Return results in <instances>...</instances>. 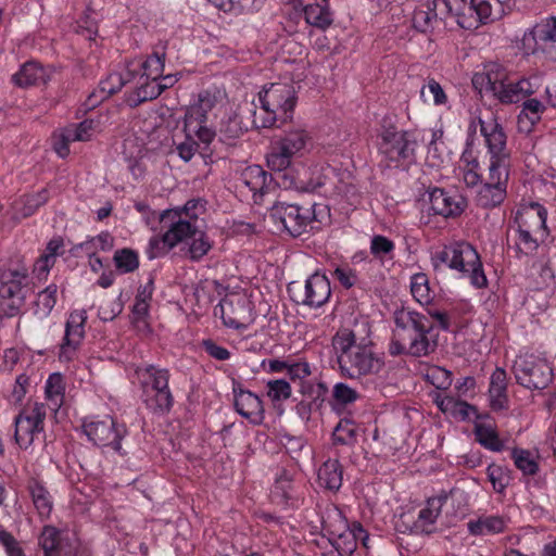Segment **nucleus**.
<instances>
[{
	"label": "nucleus",
	"instance_id": "35",
	"mask_svg": "<svg viewBox=\"0 0 556 556\" xmlns=\"http://www.w3.org/2000/svg\"><path fill=\"white\" fill-rule=\"evenodd\" d=\"M248 128L243 125L242 118L233 113L223 119L219 127V140L227 146H235Z\"/></svg>",
	"mask_w": 556,
	"mask_h": 556
},
{
	"label": "nucleus",
	"instance_id": "9",
	"mask_svg": "<svg viewBox=\"0 0 556 556\" xmlns=\"http://www.w3.org/2000/svg\"><path fill=\"white\" fill-rule=\"evenodd\" d=\"M287 290L294 303L312 308L321 307L331 296L330 281L318 273L311 275L304 286L296 281L290 282Z\"/></svg>",
	"mask_w": 556,
	"mask_h": 556
},
{
	"label": "nucleus",
	"instance_id": "62",
	"mask_svg": "<svg viewBox=\"0 0 556 556\" xmlns=\"http://www.w3.org/2000/svg\"><path fill=\"white\" fill-rule=\"evenodd\" d=\"M426 382H445L452 379V372L443 367L431 365L422 370Z\"/></svg>",
	"mask_w": 556,
	"mask_h": 556
},
{
	"label": "nucleus",
	"instance_id": "19",
	"mask_svg": "<svg viewBox=\"0 0 556 556\" xmlns=\"http://www.w3.org/2000/svg\"><path fill=\"white\" fill-rule=\"evenodd\" d=\"M479 125L490 157H510L507 135L502 124L495 117H490L488 121L479 118Z\"/></svg>",
	"mask_w": 556,
	"mask_h": 556
},
{
	"label": "nucleus",
	"instance_id": "28",
	"mask_svg": "<svg viewBox=\"0 0 556 556\" xmlns=\"http://www.w3.org/2000/svg\"><path fill=\"white\" fill-rule=\"evenodd\" d=\"M27 489L33 504L41 519L50 517L53 509V497L48 489L37 479H30Z\"/></svg>",
	"mask_w": 556,
	"mask_h": 556
},
{
	"label": "nucleus",
	"instance_id": "37",
	"mask_svg": "<svg viewBox=\"0 0 556 556\" xmlns=\"http://www.w3.org/2000/svg\"><path fill=\"white\" fill-rule=\"evenodd\" d=\"M511 157H490L488 175L483 182L508 184Z\"/></svg>",
	"mask_w": 556,
	"mask_h": 556
},
{
	"label": "nucleus",
	"instance_id": "40",
	"mask_svg": "<svg viewBox=\"0 0 556 556\" xmlns=\"http://www.w3.org/2000/svg\"><path fill=\"white\" fill-rule=\"evenodd\" d=\"M304 16L307 24L320 29H326L332 24V14L329 9L318 3L306 5Z\"/></svg>",
	"mask_w": 556,
	"mask_h": 556
},
{
	"label": "nucleus",
	"instance_id": "29",
	"mask_svg": "<svg viewBox=\"0 0 556 556\" xmlns=\"http://www.w3.org/2000/svg\"><path fill=\"white\" fill-rule=\"evenodd\" d=\"M269 372H283L285 377L269 380L268 382H287V378L290 380L295 379H304L306 378L311 371L309 366L307 363H289L287 361L281 359H270L268 362V369Z\"/></svg>",
	"mask_w": 556,
	"mask_h": 556
},
{
	"label": "nucleus",
	"instance_id": "49",
	"mask_svg": "<svg viewBox=\"0 0 556 556\" xmlns=\"http://www.w3.org/2000/svg\"><path fill=\"white\" fill-rule=\"evenodd\" d=\"M190 239L191 243L188 249L190 260L194 262L200 261L212 249V242L208 240V237L200 230H198L197 235H192Z\"/></svg>",
	"mask_w": 556,
	"mask_h": 556
},
{
	"label": "nucleus",
	"instance_id": "25",
	"mask_svg": "<svg viewBox=\"0 0 556 556\" xmlns=\"http://www.w3.org/2000/svg\"><path fill=\"white\" fill-rule=\"evenodd\" d=\"M144 402L154 414H167L174 403L168 384H143Z\"/></svg>",
	"mask_w": 556,
	"mask_h": 556
},
{
	"label": "nucleus",
	"instance_id": "1",
	"mask_svg": "<svg viewBox=\"0 0 556 556\" xmlns=\"http://www.w3.org/2000/svg\"><path fill=\"white\" fill-rule=\"evenodd\" d=\"M332 345L338 353V363L342 374L349 379L377 372L382 363L367 344L356 343L355 333L340 329L332 338Z\"/></svg>",
	"mask_w": 556,
	"mask_h": 556
},
{
	"label": "nucleus",
	"instance_id": "51",
	"mask_svg": "<svg viewBox=\"0 0 556 556\" xmlns=\"http://www.w3.org/2000/svg\"><path fill=\"white\" fill-rule=\"evenodd\" d=\"M516 467L525 475H534L538 471V464L527 450L515 448L511 453Z\"/></svg>",
	"mask_w": 556,
	"mask_h": 556
},
{
	"label": "nucleus",
	"instance_id": "30",
	"mask_svg": "<svg viewBox=\"0 0 556 556\" xmlns=\"http://www.w3.org/2000/svg\"><path fill=\"white\" fill-rule=\"evenodd\" d=\"M447 500V494L442 492L438 496L430 497L424 508L419 510L416 528L429 533L427 527L434 525Z\"/></svg>",
	"mask_w": 556,
	"mask_h": 556
},
{
	"label": "nucleus",
	"instance_id": "22",
	"mask_svg": "<svg viewBox=\"0 0 556 556\" xmlns=\"http://www.w3.org/2000/svg\"><path fill=\"white\" fill-rule=\"evenodd\" d=\"M429 210L433 215L443 217H455L460 215L466 206L464 198L460 195H450L440 188H433L428 192Z\"/></svg>",
	"mask_w": 556,
	"mask_h": 556
},
{
	"label": "nucleus",
	"instance_id": "46",
	"mask_svg": "<svg viewBox=\"0 0 556 556\" xmlns=\"http://www.w3.org/2000/svg\"><path fill=\"white\" fill-rule=\"evenodd\" d=\"M300 386V405L303 408L312 409L313 405L318 406L317 402L323 399L327 392L326 384H299Z\"/></svg>",
	"mask_w": 556,
	"mask_h": 556
},
{
	"label": "nucleus",
	"instance_id": "50",
	"mask_svg": "<svg viewBox=\"0 0 556 556\" xmlns=\"http://www.w3.org/2000/svg\"><path fill=\"white\" fill-rule=\"evenodd\" d=\"M56 285H50L40 291L36 301V314L48 316L56 303Z\"/></svg>",
	"mask_w": 556,
	"mask_h": 556
},
{
	"label": "nucleus",
	"instance_id": "24",
	"mask_svg": "<svg viewBox=\"0 0 556 556\" xmlns=\"http://www.w3.org/2000/svg\"><path fill=\"white\" fill-rule=\"evenodd\" d=\"M397 338L404 339L424 328H433V323L428 316L408 308H401L394 312Z\"/></svg>",
	"mask_w": 556,
	"mask_h": 556
},
{
	"label": "nucleus",
	"instance_id": "4",
	"mask_svg": "<svg viewBox=\"0 0 556 556\" xmlns=\"http://www.w3.org/2000/svg\"><path fill=\"white\" fill-rule=\"evenodd\" d=\"M181 136H174V143L179 157L189 162L197 152L204 154L214 140L216 132L206 125V122L185 115L182 119Z\"/></svg>",
	"mask_w": 556,
	"mask_h": 556
},
{
	"label": "nucleus",
	"instance_id": "20",
	"mask_svg": "<svg viewBox=\"0 0 556 556\" xmlns=\"http://www.w3.org/2000/svg\"><path fill=\"white\" fill-rule=\"evenodd\" d=\"M547 211L540 203L531 202L522 205L516 213L515 223L519 228L534 231L541 240L548 235L546 228Z\"/></svg>",
	"mask_w": 556,
	"mask_h": 556
},
{
	"label": "nucleus",
	"instance_id": "12",
	"mask_svg": "<svg viewBox=\"0 0 556 556\" xmlns=\"http://www.w3.org/2000/svg\"><path fill=\"white\" fill-rule=\"evenodd\" d=\"M83 430L94 445L111 446L115 451L121 450V441L127 433L126 426L117 424L111 416H104L102 419H85Z\"/></svg>",
	"mask_w": 556,
	"mask_h": 556
},
{
	"label": "nucleus",
	"instance_id": "56",
	"mask_svg": "<svg viewBox=\"0 0 556 556\" xmlns=\"http://www.w3.org/2000/svg\"><path fill=\"white\" fill-rule=\"evenodd\" d=\"M488 478L496 492H503L509 483L508 471L502 466L492 464L488 467Z\"/></svg>",
	"mask_w": 556,
	"mask_h": 556
},
{
	"label": "nucleus",
	"instance_id": "8",
	"mask_svg": "<svg viewBox=\"0 0 556 556\" xmlns=\"http://www.w3.org/2000/svg\"><path fill=\"white\" fill-rule=\"evenodd\" d=\"M309 139L308 134L303 128L289 129L285 131L267 155V165L271 170L282 172L287 169L292 159L301 153Z\"/></svg>",
	"mask_w": 556,
	"mask_h": 556
},
{
	"label": "nucleus",
	"instance_id": "48",
	"mask_svg": "<svg viewBox=\"0 0 556 556\" xmlns=\"http://www.w3.org/2000/svg\"><path fill=\"white\" fill-rule=\"evenodd\" d=\"M334 443L352 445L356 442V427L350 419H341L332 432Z\"/></svg>",
	"mask_w": 556,
	"mask_h": 556
},
{
	"label": "nucleus",
	"instance_id": "54",
	"mask_svg": "<svg viewBox=\"0 0 556 556\" xmlns=\"http://www.w3.org/2000/svg\"><path fill=\"white\" fill-rule=\"evenodd\" d=\"M136 377L141 382H168L169 372L165 368H156L153 365L136 370Z\"/></svg>",
	"mask_w": 556,
	"mask_h": 556
},
{
	"label": "nucleus",
	"instance_id": "55",
	"mask_svg": "<svg viewBox=\"0 0 556 556\" xmlns=\"http://www.w3.org/2000/svg\"><path fill=\"white\" fill-rule=\"evenodd\" d=\"M489 401L493 410L507 409L508 396L506 384H490Z\"/></svg>",
	"mask_w": 556,
	"mask_h": 556
},
{
	"label": "nucleus",
	"instance_id": "61",
	"mask_svg": "<svg viewBox=\"0 0 556 556\" xmlns=\"http://www.w3.org/2000/svg\"><path fill=\"white\" fill-rule=\"evenodd\" d=\"M94 129V122L92 119H85L78 125L68 127L66 130L71 134V138L75 141H87L91 138Z\"/></svg>",
	"mask_w": 556,
	"mask_h": 556
},
{
	"label": "nucleus",
	"instance_id": "2",
	"mask_svg": "<svg viewBox=\"0 0 556 556\" xmlns=\"http://www.w3.org/2000/svg\"><path fill=\"white\" fill-rule=\"evenodd\" d=\"M431 262L435 271H441L444 267L457 270L463 277H468L476 288L488 285L480 256L468 242L459 241L445 245L433 254Z\"/></svg>",
	"mask_w": 556,
	"mask_h": 556
},
{
	"label": "nucleus",
	"instance_id": "18",
	"mask_svg": "<svg viewBox=\"0 0 556 556\" xmlns=\"http://www.w3.org/2000/svg\"><path fill=\"white\" fill-rule=\"evenodd\" d=\"M220 312V317L226 327L245 329L251 320L249 301L244 296L235 295L225 298L215 307V315Z\"/></svg>",
	"mask_w": 556,
	"mask_h": 556
},
{
	"label": "nucleus",
	"instance_id": "23",
	"mask_svg": "<svg viewBox=\"0 0 556 556\" xmlns=\"http://www.w3.org/2000/svg\"><path fill=\"white\" fill-rule=\"evenodd\" d=\"M159 219L161 224L168 227L165 235L168 236L174 247L192 235L198 233V229L190 222L181 219L179 212L175 210L163 211Z\"/></svg>",
	"mask_w": 556,
	"mask_h": 556
},
{
	"label": "nucleus",
	"instance_id": "63",
	"mask_svg": "<svg viewBox=\"0 0 556 556\" xmlns=\"http://www.w3.org/2000/svg\"><path fill=\"white\" fill-rule=\"evenodd\" d=\"M49 194L47 189H42L36 194L27 195L24 201V216H29L48 201Z\"/></svg>",
	"mask_w": 556,
	"mask_h": 556
},
{
	"label": "nucleus",
	"instance_id": "60",
	"mask_svg": "<svg viewBox=\"0 0 556 556\" xmlns=\"http://www.w3.org/2000/svg\"><path fill=\"white\" fill-rule=\"evenodd\" d=\"M278 119L281 121V115L276 111L271 112L261 108L260 111H254L253 113V125L255 128L274 127Z\"/></svg>",
	"mask_w": 556,
	"mask_h": 556
},
{
	"label": "nucleus",
	"instance_id": "32",
	"mask_svg": "<svg viewBox=\"0 0 556 556\" xmlns=\"http://www.w3.org/2000/svg\"><path fill=\"white\" fill-rule=\"evenodd\" d=\"M123 87L124 80L121 77V73H111L105 79L100 81L99 89L89 96L86 105L89 109L94 108L110 96L118 92Z\"/></svg>",
	"mask_w": 556,
	"mask_h": 556
},
{
	"label": "nucleus",
	"instance_id": "39",
	"mask_svg": "<svg viewBox=\"0 0 556 556\" xmlns=\"http://www.w3.org/2000/svg\"><path fill=\"white\" fill-rule=\"evenodd\" d=\"M63 239L60 237L53 238L48 242L46 253H43L37 260L34 267V271H36L38 276L46 275L49 271L55 262L56 255L60 254V250L63 248Z\"/></svg>",
	"mask_w": 556,
	"mask_h": 556
},
{
	"label": "nucleus",
	"instance_id": "45",
	"mask_svg": "<svg viewBox=\"0 0 556 556\" xmlns=\"http://www.w3.org/2000/svg\"><path fill=\"white\" fill-rule=\"evenodd\" d=\"M216 97L210 91H202L199 93L198 102L189 106L185 115L203 119L207 122V113L215 106Z\"/></svg>",
	"mask_w": 556,
	"mask_h": 556
},
{
	"label": "nucleus",
	"instance_id": "14",
	"mask_svg": "<svg viewBox=\"0 0 556 556\" xmlns=\"http://www.w3.org/2000/svg\"><path fill=\"white\" fill-rule=\"evenodd\" d=\"M87 312L85 309L74 311L70 314L65 324V333L59 349L60 362H72L77 358L80 346L85 339V324Z\"/></svg>",
	"mask_w": 556,
	"mask_h": 556
},
{
	"label": "nucleus",
	"instance_id": "58",
	"mask_svg": "<svg viewBox=\"0 0 556 556\" xmlns=\"http://www.w3.org/2000/svg\"><path fill=\"white\" fill-rule=\"evenodd\" d=\"M394 250V243L389 238L382 235H376L370 241V253L377 257L382 258L384 255H389Z\"/></svg>",
	"mask_w": 556,
	"mask_h": 556
},
{
	"label": "nucleus",
	"instance_id": "33",
	"mask_svg": "<svg viewBox=\"0 0 556 556\" xmlns=\"http://www.w3.org/2000/svg\"><path fill=\"white\" fill-rule=\"evenodd\" d=\"M319 484L337 491L342 485V466L336 458H328L318 469Z\"/></svg>",
	"mask_w": 556,
	"mask_h": 556
},
{
	"label": "nucleus",
	"instance_id": "36",
	"mask_svg": "<svg viewBox=\"0 0 556 556\" xmlns=\"http://www.w3.org/2000/svg\"><path fill=\"white\" fill-rule=\"evenodd\" d=\"M137 88L135 96L128 99L131 108L138 106L140 103L156 99L163 92V87L159 84V78H147Z\"/></svg>",
	"mask_w": 556,
	"mask_h": 556
},
{
	"label": "nucleus",
	"instance_id": "52",
	"mask_svg": "<svg viewBox=\"0 0 556 556\" xmlns=\"http://www.w3.org/2000/svg\"><path fill=\"white\" fill-rule=\"evenodd\" d=\"M173 248L174 245H172L168 236L164 232L162 236H154L150 239L147 255L150 260L162 257Z\"/></svg>",
	"mask_w": 556,
	"mask_h": 556
},
{
	"label": "nucleus",
	"instance_id": "16",
	"mask_svg": "<svg viewBox=\"0 0 556 556\" xmlns=\"http://www.w3.org/2000/svg\"><path fill=\"white\" fill-rule=\"evenodd\" d=\"M466 386L467 384H459L455 388L456 395L452 393L447 394V388H441L439 386L438 390H433L429 393V396L443 414L451 415L463 421L469 420L471 416H475L476 421H478L482 416L478 414L477 407L459 400L460 391Z\"/></svg>",
	"mask_w": 556,
	"mask_h": 556
},
{
	"label": "nucleus",
	"instance_id": "6",
	"mask_svg": "<svg viewBox=\"0 0 556 556\" xmlns=\"http://www.w3.org/2000/svg\"><path fill=\"white\" fill-rule=\"evenodd\" d=\"M417 140L414 134L386 128L380 134L379 152L388 162V167L399 168L415 161Z\"/></svg>",
	"mask_w": 556,
	"mask_h": 556
},
{
	"label": "nucleus",
	"instance_id": "13",
	"mask_svg": "<svg viewBox=\"0 0 556 556\" xmlns=\"http://www.w3.org/2000/svg\"><path fill=\"white\" fill-rule=\"evenodd\" d=\"M556 42V16L536 23L532 29L525 33L521 49L525 54L551 53Z\"/></svg>",
	"mask_w": 556,
	"mask_h": 556
},
{
	"label": "nucleus",
	"instance_id": "34",
	"mask_svg": "<svg viewBox=\"0 0 556 556\" xmlns=\"http://www.w3.org/2000/svg\"><path fill=\"white\" fill-rule=\"evenodd\" d=\"M506 519L502 516H482L468 522V530L472 535H489L501 533L506 528Z\"/></svg>",
	"mask_w": 556,
	"mask_h": 556
},
{
	"label": "nucleus",
	"instance_id": "21",
	"mask_svg": "<svg viewBox=\"0 0 556 556\" xmlns=\"http://www.w3.org/2000/svg\"><path fill=\"white\" fill-rule=\"evenodd\" d=\"M233 404L236 410L251 422L258 425L263 421L264 407L262 400L256 393L242 389L241 384H233Z\"/></svg>",
	"mask_w": 556,
	"mask_h": 556
},
{
	"label": "nucleus",
	"instance_id": "59",
	"mask_svg": "<svg viewBox=\"0 0 556 556\" xmlns=\"http://www.w3.org/2000/svg\"><path fill=\"white\" fill-rule=\"evenodd\" d=\"M46 397L50 408L58 412L64 404L65 386L64 384H46Z\"/></svg>",
	"mask_w": 556,
	"mask_h": 556
},
{
	"label": "nucleus",
	"instance_id": "27",
	"mask_svg": "<svg viewBox=\"0 0 556 556\" xmlns=\"http://www.w3.org/2000/svg\"><path fill=\"white\" fill-rule=\"evenodd\" d=\"M49 76L46 70L36 62H26L17 73L12 76V81L20 88H28L46 84Z\"/></svg>",
	"mask_w": 556,
	"mask_h": 556
},
{
	"label": "nucleus",
	"instance_id": "42",
	"mask_svg": "<svg viewBox=\"0 0 556 556\" xmlns=\"http://www.w3.org/2000/svg\"><path fill=\"white\" fill-rule=\"evenodd\" d=\"M113 261L117 271L121 274L134 273L139 267V255L130 248L116 250Z\"/></svg>",
	"mask_w": 556,
	"mask_h": 556
},
{
	"label": "nucleus",
	"instance_id": "7",
	"mask_svg": "<svg viewBox=\"0 0 556 556\" xmlns=\"http://www.w3.org/2000/svg\"><path fill=\"white\" fill-rule=\"evenodd\" d=\"M27 275L18 270H0V318L13 317L23 307Z\"/></svg>",
	"mask_w": 556,
	"mask_h": 556
},
{
	"label": "nucleus",
	"instance_id": "3",
	"mask_svg": "<svg viewBox=\"0 0 556 556\" xmlns=\"http://www.w3.org/2000/svg\"><path fill=\"white\" fill-rule=\"evenodd\" d=\"M486 80V89L491 90L493 94L506 104L517 103L528 96L535 92L538 88V78H519L515 79L506 76L500 71H489L486 74L476 75L472 79L473 85L479 81Z\"/></svg>",
	"mask_w": 556,
	"mask_h": 556
},
{
	"label": "nucleus",
	"instance_id": "5",
	"mask_svg": "<svg viewBox=\"0 0 556 556\" xmlns=\"http://www.w3.org/2000/svg\"><path fill=\"white\" fill-rule=\"evenodd\" d=\"M317 204L305 205L296 203L275 202L269 210V217L280 229L292 237H299L307 231L312 223L318 220Z\"/></svg>",
	"mask_w": 556,
	"mask_h": 556
},
{
	"label": "nucleus",
	"instance_id": "11",
	"mask_svg": "<svg viewBox=\"0 0 556 556\" xmlns=\"http://www.w3.org/2000/svg\"><path fill=\"white\" fill-rule=\"evenodd\" d=\"M296 100V92L291 83H274L268 87L265 86L258 93L262 109L279 113L281 115V123L292 119Z\"/></svg>",
	"mask_w": 556,
	"mask_h": 556
},
{
	"label": "nucleus",
	"instance_id": "57",
	"mask_svg": "<svg viewBox=\"0 0 556 556\" xmlns=\"http://www.w3.org/2000/svg\"><path fill=\"white\" fill-rule=\"evenodd\" d=\"M543 110V104L536 99H528L523 102V110L518 116V123L521 125L527 118L531 125H534L540 119V113Z\"/></svg>",
	"mask_w": 556,
	"mask_h": 556
},
{
	"label": "nucleus",
	"instance_id": "53",
	"mask_svg": "<svg viewBox=\"0 0 556 556\" xmlns=\"http://www.w3.org/2000/svg\"><path fill=\"white\" fill-rule=\"evenodd\" d=\"M518 231V241L516 243L517 249L526 254L529 255L533 253L538 249V241L541 240L540 236H535L534 231H531L526 228H519L517 227Z\"/></svg>",
	"mask_w": 556,
	"mask_h": 556
},
{
	"label": "nucleus",
	"instance_id": "38",
	"mask_svg": "<svg viewBox=\"0 0 556 556\" xmlns=\"http://www.w3.org/2000/svg\"><path fill=\"white\" fill-rule=\"evenodd\" d=\"M475 435L477 441L494 452H501L504 448L503 442L500 440L495 429L491 425L481 421L475 422Z\"/></svg>",
	"mask_w": 556,
	"mask_h": 556
},
{
	"label": "nucleus",
	"instance_id": "10",
	"mask_svg": "<svg viewBox=\"0 0 556 556\" xmlns=\"http://www.w3.org/2000/svg\"><path fill=\"white\" fill-rule=\"evenodd\" d=\"M47 410L43 404L35 403L23 408L14 419V439L21 448H28L45 430Z\"/></svg>",
	"mask_w": 556,
	"mask_h": 556
},
{
	"label": "nucleus",
	"instance_id": "64",
	"mask_svg": "<svg viewBox=\"0 0 556 556\" xmlns=\"http://www.w3.org/2000/svg\"><path fill=\"white\" fill-rule=\"evenodd\" d=\"M0 543L5 548L8 556H25L18 542L10 532L0 530Z\"/></svg>",
	"mask_w": 556,
	"mask_h": 556
},
{
	"label": "nucleus",
	"instance_id": "47",
	"mask_svg": "<svg viewBox=\"0 0 556 556\" xmlns=\"http://www.w3.org/2000/svg\"><path fill=\"white\" fill-rule=\"evenodd\" d=\"M165 52L155 50L142 64L141 68L143 73L141 75V79L143 77L147 78H159L162 76L164 72V61H165Z\"/></svg>",
	"mask_w": 556,
	"mask_h": 556
},
{
	"label": "nucleus",
	"instance_id": "15",
	"mask_svg": "<svg viewBox=\"0 0 556 556\" xmlns=\"http://www.w3.org/2000/svg\"><path fill=\"white\" fill-rule=\"evenodd\" d=\"M503 13L502 0H469L457 24L464 29H477L481 24L500 18Z\"/></svg>",
	"mask_w": 556,
	"mask_h": 556
},
{
	"label": "nucleus",
	"instance_id": "31",
	"mask_svg": "<svg viewBox=\"0 0 556 556\" xmlns=\"http://www.w3.org/2000/svg\"><path fill=\"white\" fill-rule=\"evenodd\" d=\"M507 194V185L483 182L477 194V203L483 208L501 205Z\"/></svg>",
	"mask_w": 556,
	"mask_h": 556
},
{
	"label": "nucleus",
	"instance_id": "17",
	"mask_svg": "<svg viewBox=\"0 0 556 556\" xmlns=\"http://www.w3.org/2000/svg\"><path fill=\"white\" fill-rule=\"evenodd\" d=\"M38 546L43 556H72L75 551L68 532L52 525L42 527L38 535Z\"/></svg>",
	"mask_w": 556,
	"mask_h": 556
},
{
	"label": "nucleus",
	"instance_id": "44",
	"mask_svg": "<svg viewBox=\"0 0 556 556\" xmlns=\"http://www.w3.org/2000/svg\"><path fill=\"white\" fill-rule=\"evenodd\" d=\"M410 291L414 299L421 305L431 303L432 295L429 287V280L426 274L417 273L410 280Z\"/></svg>",
	"mask_w": 556,
	"mask_h": 556
},
{
	"label": "nucleus",
	"instance_id": "41",
	"mask_svg": "<svg viewBox=\"0 0 556 556\" xmlns=\"http://www.w3.org/2000/svg\"><path fill=\"white\" fill-rule=\"evenodd\" d=\"M268 177L271 179V176L258 165L249 166L242 174L244 185L248 186L254 194L256 192L261 194L265 193Z\"/></svg>",
	"mask_w": 556,
	"mask_h": 556
},
{
	"label": "nucleus",
	"instance_id": "43",
	"mask_svg": "<svg viewBox=\"0 0 556 556\" xmlns=\"http://www.w3.org/2000/svg\"><path fill=\"white\" fill-rule=\"evenodd\" d=\"M413 25L420 33L431 31L439 26L429 2L415 10L413 15Z\"/></svg>",
	"mask_w": 556,
	"mask_h": 556
},
{
	"label": "nucleus",
	"instance_id": "26",
	"mask_svg": "<svg viewBox=\"0 0 556 556\" xmlns=\"http://www.w3.org/2000/svg\"><path fill=\"white\" fill-rule=\"evenodd\" d=\"M433 328H424V330L405 336L402 339V344L408 350V355L415 357L427 356L437 350V339H431L430 333Z\"/></svg>",
	"mask_w": 556,
	"mask_h": 556
}]
</instances>
